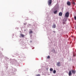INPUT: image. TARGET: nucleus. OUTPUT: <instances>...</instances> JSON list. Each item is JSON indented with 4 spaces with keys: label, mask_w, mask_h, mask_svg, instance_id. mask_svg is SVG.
<instances>
[{
    "label": "nucleus",
    "mask_w": 76,
    "mask_h": 76,
    "mask_svg": "<svg viewBox=\"0 0 76 76\" xmlns=\"http://www.w3.org/2000/svg\"><path fill=\"white\" fill-rule=\"evenodd\" d=\"M72 3L73 4H75V1H74V0H72Z\"/></svg>",
    "instance_id": "9b49d317"
},
{
    "label": "nucleus",
    "mask_w": 76,
    "mask_h": 76,
    "mask_svg": "<svg viewBox=\"0 0 76 76\" xmlns=\"http://www.w3.org/2000/svg\"><path fill=\"white\" fill-rule=\"evenodd\" d=\"M52 3V0H49L48 1V4L49 5H51Z\"/></svg>",
    "instance_id": "f257e3e1"
},
{
    "label": "nucleus",
    "mask_w": 76,
    "mask_h": 76,
    "mask_svg": "<svg viewBox=\"0 0 76 76\" xmlns=\"http://www.w3.org/2000/svg\"><path fill=\"white\" fill-rule=\"evenodd\" d=\"M50 72H53V68H50Z\"/></svg>",
    "instance_id": "f8f14e48"
},
{
    "label": "nucleus",
    "mask_w": 76,
    "mask_h": 76,
    "mask_svg": "<svg viewBox=\"0 0 76 76\" xmlns=\"http://www.w3.org/2000/svg\"><path fill=\"white\" fill-rule=\"evenodd\" d=\"M29 34H32L33 33V32L32 31H30L29 32Z\"/></svg>",
    "instance_id": "ddd939ff"
},
{
    "label": "nucleus",
    "mask_w": 76,
    "mask_h": 76,
    "mask_svg": "<svg viewBox=\"0 0 76 76\" xmlns=\"http://www.w3.org/2000/svg\"><path fill=\"white\" fill-rule=\"evenodd\" d=\"M24 25H26V23H24Z\"/></svg>",
    "instance_id": "aec40b11"
},
{
    "label": "nucleus",
    "mask_w": 76,
    "mask_h": 76,
    "mask_svg": "<svg viewBox=\"0 0 76 76\" xmlns=\"http://www.w3.org/2000/svg\"><path fill=\"white\" fill-rule=\"evenodd\" d=\"M53 32H54L55 33V31H53Z\"/></svg>",
    "instance_id": "412c9836"
},
{
    "label": "nucleus",
    "mask_w": 76,
    "mask_h": 76,
    "mask_svg": "<svg viewBox=\"0 0 76 76\" xmlns=\"http://www.w3.org/2000/svg\"><path fill=\"white\" fill-rule=\"evenodd\" d=\"M64 20H63V23L64 24V23H65V21L64 22Z\"/></svg>",
    "instance_id": "f3484780"
},
{
    "label": "nucleus",
    "mask_w": 76,
    "mask_h": 76,
    "mask_svg": "<svg viewBox=\"0 0 76 76\" xmlns=\"http://www.w3.org/2000/svg\"><path fill=\"white\" fill-rule=\"evenodd\" d=\"M56 73V71L55 70H54L53 71V73Z\"/></svg>",
    "instance_id": "4468645a"
},
{
    "label": "nucleus",
    "mask_w": 76,
    "mask_h": 76,
    "mask_svg": "<svg viewBox=\"0 0 76 76\" xmlns=\"http://www.w3.org/2000/svg\"><path fill=\"white\" fill-rule=\"evenodd\" d=\"M72 75V72H71V71H70L69 73V76H71V75Z\"/></svg>",
    "instance_id": "0eeeda50"
},
{
    "label": "nucleus",
    "mask_w": 76,
    "mask_h": 76,
    "mask_svg": "<svg viewBox=\"0 0 76 76\" xmlns=\"http://www.w3.org/2000/svg\"><path fill=\"white\" fill-rule=\"evenodd\" d=\"M50 58V56H48L47 57V58Z\"/></svg>",
    "instance_id": "2eb2a0df"
},
{
    "label": "nucleus",
    "mask_w": 76,
    "mask_h": 76,
    "mask_svg": "<svg viewBox=\"0 0 76 76\" xmlns=\"http://www.w3.org/2000/svg\"><path fill=\"white\" fill-rule=\"evenodd\" d=\"M72 73H73V74H75V73H76L75 72V71H74L73 70H72Z\"/></svg>",
    "instance_id": "423d86ee"
},
{
    "label": "nucleus",
    "mask_w": 76,
    "mask_h": 76,
    "mask_svg": "<svg viewBox=\"0 0 76 76\" xmlns=\"http://www.w3.org/2000/svg\"><path fill=\"white\" fill-rule=\"evenodd\" d=\"M74 18L75 20H76V16H75Z\"/></svg>",
    "instance_id": "6ab92c4d"
},
{
    "label": "nucleus",
    "mask_w": 76,
    "mask_h": 76,
    "mask_svg": "<svg viewBox=\"0 0 76 76\" xmlns=\"http://www.w3.org/2000/svg\"><path fill=\"white\" fill-rule=\"evenodd\" d=\"M69 16V12H67V18H68Z\"/></svg>",
    "instance_id": "39448f33"
},
{
    "label": "nucleus",
    "mask_w": 76,
    "mask_h": 76,
    "mask_svg": "<svg viewBox=\"0 0 76 76\" xmlns=\"http://www.w3.org/2000/svg\"><path fill=\"white\" fill-rule=\"evenodd\" d=\"M67 4L68 5V6H70L71 5V3L70 2V1H68L67 2Z\"/></svg>",
    "instance_id": "f03ea898"
},
{
    "label": "nucleus",
    "mask_w": 76,
    "mask_h": 76,
    "mask_svg": "<svg viewBox=\"0 0 76 76\" xmlns=\"http://www.w3.org/2000/svg\"><path fill=\"white\" fill-rule=\"evenodd\" d=\"M65 17H67V13H66L65 14Z\"/></svg>",
    "instance_id": "dca6fc26"
},
{
    "label": "nucleus",
    "mask_w": 76,
    "mask_h": 76,
    "mask_svg": "<svg viewBox=\"0 0 76 76\" xmlns=\"http://www.w3.org/2000/svg\"><path fill=\"white\" fill-rule=\"evenodd\" d=\"M56 24H54L53 26H52V27L53 28H56Z\"/></svg>",
    "instance_id": "6e6552de"
},
{
    "label": "nucleus",
    "mask_w": 76,
    "mask_h": 76,
    "mask_svg": "<svg viewBox=\"0 0 76 76\" xmlns=\"http://www.w3.org/2000/svg\"><path fill=\"white\" fill-rule=\"evenodd\" d=\"M60 62H58L57 63V65L59 67L60 66Z\"/></svg>",
    "instance_id": "7ed1b4c3"
},
{
    "label": "nucleus",
    "mask_w": 76,
    "mask_h": 76,
    "mask_svg": "<svg viewBox=\"0 0 76 76\" xmlns=\"http://www.w3.org/2000/svg\"><path fill=\"white\" fill-rule=\"evenodd\" d=\"M62 15H63V13L61 12H60L59 13V16H61Z\"/></svg>",
    "instance_id": "20e7f679"
},
{
    "label": "nucleus",
    "mask_w": 76,
    "mask_h": 76,
    "mask_svg": "<svg viewBox=\"0 0 76 76\" xmlns=\"http://www.w3.org/2000/svg\"><path fill=\"white\" fill-rule=\"evenodd\" d=\"M37 76H40V75L39 74H38L37 75H36Z\"/></svg>",
    "instance_id": "a211bd4d"
},
{
    "label": "nucleus",
    "mask_w": 76,
    "mask_h": 76,
    "mask_svg": "<svg viewBox=\"0 0 76 76\" xmlns=\"http://www.w3.org/2000/svg\"><path fill=\"white\" fill-rule=\"evenodd\" d=\"M57 12V10H56V11H55L54 12V14H56Z\"/></svg>",
    "instance_id": "9d476101"
},
{
    "label": "nucleus",
    "mask_w": 76,
    "mask_h": 76,
    "mask_svg": "<svg viewBox=\"0 0 76 76\" xmlns=\"http://www.w3.org/2000/svg\"><path fill=\"white\" fill-rule=\"evenodd\" d=\"M20 36H21V37H25V35L22 34H20Z\"/></svg>",
    "instance_id": "1a4fd4ad"
}]
</instances>
